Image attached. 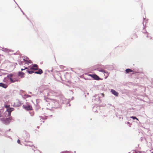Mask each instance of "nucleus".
<instances>
[{
  "instance_id": "nucleus-1",
  "label": "nucleus",
  "mask_w": 153,
  "mask_h": 153,
  "mask_svg": "<svg viewBox=\"0 0 153 153\" xmlns=\"http://www.w3.org/2000/svg\"><path fill=\"white\" fill-rule=\"evenodd\" d=\"M49 104L51 105L52 107L55 108L58 106L59 105L58 102L55 100H51L49 102Z\"/></svg>"
},
{
  "instance_id": "nucleus-2",
  "label": "nucleus",
  "mask_w": 153,
  "mask_h": 153,
  "mask_svg": "<svg viewBox=\"0 0 153 153\" xmlns=\"http://www.w3.org/2000/svg\"><path fill=\"white\" fill-rule=\"evenodd\" d=\"M38 66L36 64H34L32 65V67L30 68V69L34 71L38 70Z\"/></svg>"
},
{
  "instance_id": "nucleus-3",
  "label": "nucleus",
  "mask_w": 153,
  "mask_h": 153,
  "mask_svg": "<svg viewBox=\"0 0 153 153\" xmlns=\"http://www.w3.org/2000/svg\"><path fill=\"white\" fill-rule=\"evenodd\" d=\"M89 76L91 77L94 78L96 80H99L100 79L99 77L96 74H89Z\"/></svg>"
},
{
  "instance_id": "nucleus-4",
  "label": "nucleus",
  "mask_w": 153,
  "mask_h": 153,
  "mask_svg": "<svg viewBox=\"0 0 153 153\" xmlns=\"http://www.w3.org/2000/svg\"><path fill=\"white\" fill-rule=\"evenodd\" d=\"M23 107L25 109L28 110H32V107L31 105H28L27 106H24L23 105Z\"/></svg>"
},
{
  "instance_id": "nucleus-5",
  "label": "nucleus",
  "mask_w": 153,
  "mask_h": 153,
  "mask_svg": "<svg viewBox=\"0 0 153 153\" xmlns=\"http://www.w3.org/2000/svg\"><path fill=\"white\" fill-rule=\"evenodd\" d=\"M13 75L12 74H10L7 75V77L9 78L10 82L11 83H13L15 82V81H13L12 78Z\"/></svg>"
},
{
  "instance_id": "nucleus-6",
  "label": "nucleus",
  "mask_w": 153,
  "mask_h": 153,
  "mask_svg": "<svg viewBox=\"0 0 153 153\" xmlns=\"http://www.w3.org/2000/svg\"><path fill=\"white\" fill-rule=\"evenodd\" d=\"M100 71L103 73L105 76V78L106 79L108 76V74L107 72L103 70H101Z\"/></svg>"
},
{
  "instance_id": "nucleus-7",
  "label": "nucleus",
  "mask_w": 153,
  "mask_h": 153,
  "mask_svg": "<svg viewBox=\"0 0 153 153\" xmlns=\"http://www.w3.org/2000/svg\"><path fill=\"white\" fill-rule=\"evenodd\" d=\"M111 92L114 95L116 96H118V93L117 92L115 91L113 89H111Z\"/></svg>"
},
{
  "instance_id": "nucleus-8",
  "label": "nucleus",
  "mask_w": 153,
  "mask_h": 153,
  "mask_svg": "<svg viewBox=\"0 0 153 153\" xmlns=\"http://www.w3.org/2000/svg\"><path fill=\"white\" fill-rule=\"evenodd\" d=\"M8 85L7 84L3 83H0V87H1L4 88H7Z\"/></svg>"
},
{
  "instance_id": "nucleus-9",
  "label": "nucleus",
  "mask_w": 153,
  "mask_h": 153,
  "mask_svg": "<svg viewBox=\"0 0 153 153\" xmlns=\"http://www.w3.org/2000/svg\"><path fill=\"white\" fill-rule=\"evenodd\" d=\"M38 71L35 72V73L37 74H41L43 73V71L41 69H38Z\"/></svg>"
},
{
  "instance_id": "nucleus-10",
  "label": "nucleus",
  "mask_w": 153,
  "mask_h": 153,
  "mask_svg": "<svg viewBox=\"0 0 153 153\" xmlns=\"http://www.w3.org/2000/svg\"><path fill=\"white\" fill-rule=\"evenodd\" d=\"M14 109L13 108H9L7 109V111L8 113L9 114H10L12 111L14 110Z\"/></svg>"
},
{
  "instance_id": "nucleus-11",
  "label": "nucleus",
  "mask_w": 153,
  "mask_h": 153,
  "mask_svg": "<svg viewBox=\"0 0 153 153\" xmlns=\"http://www.w3.org/2000/svg\"><path fill=\"white\" fill-rule=\"evenodd\" d=\"M133 71L130 69H127L125 71L126 73V74L130 72H131Z\"/></svg>"
},
{
  "instance_id": "nucleus-12",
  "label": "nucleus",
  "mask_w": 153,
  "mask_h": 153,
  "mask_svg": "<svg viewBox=\"0 0 153 153\" xmlns=\"http://www.w3.org/2000/svg\"><path fill=\"white\" fill-rule=\"evenodd\" d=\"M25 74L22 72H19V75L21 77H24Z\"/></svg>"
},
{
  "instance_id": "nucleus-13",
  "label": "nucleus",
  "mask_w": 153,
  "mask_h": 153,
  "mask_svg": "<svg viewBox=\"0 0 153 153\" xmlns=\"http://www.w3.org/2000/svg\"><path fill=\"white\" fill-rule=\"evenodd\" d=\"M26 71H27V72H28L29 74H32L34 73H35V72H34V71L32 70H30V69H29V70H27Z\"/></svg>"
},
{
  "instance_id": "nucleus-14",
  "label": "nucleus",
  "mask_w": 153,
  "mask_h": 153,
  "mask_svg": "<svg viewBox=\"0 0 153 153\" xmlns=\"http://www.w3.org/2000/svg\"><path fill=\"white\" fill-rule=\"evenodd\" d=\"M24 62H25V63L28 64V63H31V61L30 60L29 61H27L26 60H25L24 59H23Z\"/></svg>"
},
{
  "instance_id": "nucleus-15",
  "label": "nucleus",
  "mask_w": 153,
  "mask_h": 153,
  "mask_svg": "<svg viewBox=\"0 0 153 153\" xmlns=\"http://www.w3.org/2000/svg\"><path fill=\"white\" fill-rule=\"evenodd\" d=\"M131 118H132L133 120L136 119L137 120H138V119L135 117L132 116L131 117Z\"/></svg>"
},
{
  "instance_id": "nucleus-16",
  "label": "nucleus",
  "mask_w": 153,
  "mask_h": 153,
  "mask_svg": "<svg viewBox=\"0 0 153 153\" xmlns=\"http://www.w3.org/2000/svg\"><path fill=\"white\" fill-rule=\"evenodd\" d=\"M28 68L27 67H24V69L23 68H22L21 70L22 71H23V70H25V69H28Z\"/></svg>"
},
{
  "instance_id": "nucleus-17",
  "label": "nucleus",
  "mask_w": 153,
  "mask_h": 153,
  "mask_svg": "<svg viewBox=\"0 0 153 153\" xmlns=\"http://www.w3.org/2000/svg\"><path fill=\"white\" fill-rule=\"evenodd\" d=\"M133 36H135L136 38H137L138 36L136 34H134L133 35Z\"/></svg>"
},
{
  "instance_id": "nucleus-18",
  "label": "nucleus",
  "mask_w": 153,
  "mask_h": 153,
  "mask_svg": "<svg viewBox=\"0 0 153 153\" xmlns=\"http://www.w3.org/2000/svg\"><path fill=\"white\" fill-rule=\"evenodd\" d=\"M9 105H6L5 106V108H8L9 107Z\"/></svg>"
},
{
  "instance_id": "nucleus-19",
  "label": "nucleus",
  "mask_w": 153,
  "mask_h": 153,
  "mask_svg": "<svg viewBox=\"0 0 153 153\" xmlns=\"http://www.w3.org/2000/svg\"><path fill=\"white\" fill-rule=\"evenodd\" d=\"M17 142L19 144H20V143H21L20 141V140L19 139L17 140Z\"/></svg>"
},
{
  "instance_id": "nucleus-20",
  "label": "nucleus",
  "mask_w": 153,
  "mask_h": 153,
  "mask_svg": "<svg viewBox=\"0 0 153 153\" xmlns=\"http://www.w3.org/2000/svg\"><path fill=\"white\" fill-rule=\"evenodd\" d=\"M13 79V80H14V81H15V82H16V81H17V80L16 79H15V78H14Z\"/></svg>"
},
{
  "instance_id": "nucleus-21",
  "label": "nucleus",
  "mask_w": 153,
  "mask_h": 153,
  "mask_svg": "<svg viewBox=\"0 0 153 153\" xmlns=\"http://www.w3.org/2000/svg\"><path fill=\"white\" fill-rule=\"evenodd\" d=\"M102 95L103 97L104 96V94L103 93H102Z\"/></svg>"
},
{
  "instance_id": "nucleus-22",
  "label": "nucleus",
  "mask_w": 153,
  "mask_h": 153,
  "mask_svg": "<svg viewBox=\"0 0 153 153\" xmlns=\"http://www.w3.org/2000/svg\"><path fill=\"white\" fill-rule=\"evenodd\" d=\"M65 153H69V152H66Z\"/></svg>"
},
{
  "instance_id": "nucleus-23",
  "label": "nucleus",
  "mask_w": 153,
  "mask_h": 153,
  "mask_svg": "<svg viewBox=\"0 0 153 153\" xmlns=\"http://www.w3.org/2000/svg\"><path fill=\"white\" fill-rule=\"evenodd\" d=\"M129 123V122H128V123Z\"/></svg>"
},
{
  "instance_id": "nucleus-24",
  "label": "nucleus",
  "mask_w": 153,
  "mask_h": 153,
  "mask_svg": "<svg viewBox=\"0 0 153 153\" xmlns=\"http://www.w3.org/2000/svg\"><path fill=\"white\" fill-rule=\"evenodd\" d=\"M1 116L0 115V117H1Z\"/></svg>"
}]
</instances>
